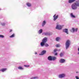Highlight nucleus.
I'll return each instance as SVG.
<instances>
[{
    "instance_id": "obj_1",
    "label": "nucleus",
    "mask_w": 79,
    "mask_h": 79,
    "mask_svg": "<svg viewBox=\"0 0 79 79\" xmlns=\"http://www.w3.org/2000/svg\"><path fill=\"white\" fill-rule=\"evenodd\" d=\"M47 38L45 37L42 40V42L40 44V45L41 47H43L44 45L45 46V47H48L49 45H48V44H45V43H46L47 42Z\"/></svg>"
},
{
    "instance_id": "obj_2",
    "label": "nucleus",
    "mask_w": 79,
    "mask_h": 79,
    "mask_svg": "<svg viewBox=\"0 0 79 79\" xmlns=\"http://www.w3.org/2000/svg\"><path fill=\"white\" fill-rule=\"evenodd\" d=\"M77 6H79V0L76 1V2L73 3L72 5V8L73 10H76Z\"/></svg>"
},
{
    "instance_id": "obj_3",
    "label": "nucleus",
    "mask_w": 79,
    "mask_h": 79,
    "mask_svg": "<svg viewBox=\"0 0 79 79\" xmlns=\"http://www.w3.org/2000/svg\"><path fill=\"white\" fill-rule=\"evenodd\" d=\"M70 45H71V41L69 40H67L65 44V48L66 50L69 48Z\"/></svg>"
},
{
    "instance_id": "obj_4",
    "label": "nucleus",
    "mask_w": 79,
    "mask_h": 79,
    "mask_svg": "<svg viewBox=\"0 0 79 79\" xmlns=\"http://www.w3.org/2000/svg\"><path fill=\"white\" fill-rule=\"evenodd\" d=\"M63 26L60 25V24H57L56 26V29H58V30H61L62 29Z\"/></svg>"
},
{
    "instance_id": "obj_5",
    "label": "nucleus",
    "mask_w": 79,
    "mask_h": 79,
    "mask_svg": "<svg viewBox=\"0 0 79 79\" xmlns=\"http://www.w3.org/2000/svg\"><path fill=\"white\" fill-rule=\"evenodd\" d=\"M65 75L64 74H62L59 75L58 77L59 78H63L65 77Z\"/></svg>"
},
{
    "instance_id": "obj_6",
    "label": "nucleus",
    "mask_w": 79,
    "mask_h": 79,
    "mask_svg": "<svg viewBox=\"0 0 79 79\" xmlns=\"http://www.w3.org/2000/svg\"><path fill=\"white\" fill-rule=\"evenodd\" d=\"M58 15H57L56 16V14L53 17L54 18L53 20V21H55L56 20V19H57V18H58Z\"/></svg>"
},
{
    "instance_id": "obj_7",
    "label": "nucleus",
    "mask_w": 79,
    "mask_h": 79,
    "mask_svg": "<svg viewBox=\"0 0 79 79\" xmlns=\"http://www.w3.org/2000/svg\"><path fill=\"white\" fill-rule=\"evenodd\" d=\"M65 61V60L63 59H61L59 60V62L60 63H64Z\"/></svg>"
},
{
    "instance_id": "obj_8",
    "label": "nucleus",
    "mask_w": 79,
    "mask_h": 79,
    "mask_svg": "<svg viewBox=\"0 0 79 79\" xmlns=\"http://www.w3.org/2000/svg\"><path fill=\"white\" fill-rule=\"evenodd\" d=\"M45 53H46V51L43 50L41 52V54H40V55H44Z\"/></svg>"
},
{
    "instance_id": "obj_9",
    "label": "nucleus",
    "mask_w": 79,
    "mask_h": 79,
    "mask_svg": "<svg viewBox=\"0 0 79 79\" xmlns=\"http://www.w3.org/2000/svg\"><path fill=\"white\" fill-rule=\"evenodd\" d=\"M63 32L66 33L67 34H68V31L67 29H65L63 30Z\"/></svg>"
},
{
    "instance_id": "obj_10",
    "label": "nucleus",
    "mask_w": 79,
    "mask_h": 79,
    "mask_svg": "<svg viewBox=\"0 0 79 79\" xmlns=\"http://www.w3.org/2000/svg\"><path fill=\"white\" fill-rule=\"evenodd\" d=\"M48 60L49 61H52V57L51 56H49L48 57Z\"/></svg>"
},
{
    "instance_id": "obj_11",
    "label": "nucleus",
    "mask_w": 79,
    "mask_h": 79,
    "mask_svg": "<svg viewBox=\"0 0 79 79\" xmlns=\"http://www.w3.org/2000/svg\"><path fill=\"white\" fill-rule=\"evenodd\" d=\"M70 16L71 18H76V16L74 15V14H73V13H71L70 14Z\"/></svg>"
},
{
    "instance_id": "obj_12",
    "label": "nucleus",
    "mask_w": 79,
    "mask_h": 79,
    "mask_svg": "<svg viewBox=\"0 0 79 79\" xmlns=\"http://www.w3.org/2000/svg\"><path fill=\"white\" fill-rule=\"evenodd\" d=\"M60 40H61V38L60 37H57L56 38V40L57 42H58Z\"/></svg>"
},
{
    "instance_id": "obj_13",
    "label": "nucleus",
    "mask_w": 79,
    "mask_h": 79,
    "mask_svg": "<svg viewBox=\"0 0 79 79\" xmlns=\"http://www.w3.org/2000/svg\"><path fill=\"white\" fill-rule=\"evenodd\" d=\"M6 69H0V71L2 72H5V71H6Z\"/></svg>"
},
{
    "instance_id": "obj_14",
    "label": "nucleus",
    "mask_w": 79,
    "mask_h": 79,
    "mask_svg": "<svg viewBox=\"0 0 79 79\" xmlns=\"http://www.w3.org/2000/svg\"><path fill=\"white\" fill-rule=\"evenodd\" d=\"M76 0H69V3H73V2H75Z\"/></svg>"
},
{
    "instance_id": "obj_15",
    "label": "nucleus",
    "mask_w": 79,
    "mask_h": 79,
    "mask_svg": "<svg viewBox=\"0 0 79 79\" xmlns=\"http://www.w3.org/2000/svg\"><path fill=\"white\" fill-rule=\"evenodd\" d=\"M75 29L74 28H72V30H70L71 32L73 33H74Z\"/></svg>"
},
{
    "instance_id": "obj_16",
    "label": "nucleus",
    "mask_w": 79,
    "mask_h": 79,
    "mask_svg": "<svg viewBox=\"0 0 79 79\" xmlns=\"http://www.w3.org/2000/svg\"><path fill=\"white\" fill-rule=\"evenodd\" d=\"M43 30L42 29H40L38 32V34H41L42 33V31Z\"/></svg>"
},
{
    "instance_id": "obj_17",
    "label": "nucleus",
    "mask_w": 79,
    "mask_h": 79,
    "mask_svg": "<svg viewBox=\"0 0 79 79\" xmlns=\"http://www.w3.org/2000/svg\"><path fill=\"white\" fill-rule=\"evenodd\" d=\"M43 35H49L48 32L44 33L43 34Z\"/></svg>"
},
{
    "instance_id": "obj_18",
    "label": "nucleus",
    "mask_w": 79,
    "mask_h": 79,
    "mask_svg": "<svg viewBox=\"0 0 79 79\" xmlns=\"http://www.w3.org/2000/svg\"><path fill=\"white\" fill-rule=\"evenodd\" d=\"M64 55V53L63 52H61L60 54V57H62Z\"/></svg>"
},
{
    "instance_id": "obj_19",
    "label": "nucleus",
    "mask_w": 79,
    "mask_h": 79,
    "mask_svg": "<svg viewBox=\"0 0 79 79\" xmlns=\"http://www.w3.org/2000/svg\"><path fill=\"white\" fill-rule=\"evenodd\" d=\"M18 69H20L21 70H23V69H24L23 68V67H22L21 66H19L18 67Z\"/></svg>"
},
{
    "instance_id": "obj_20",
    "label": "nucleus",
    "mask_w": 79,
    "mask_h": 79,
    "mask_svg": "<svg viewBox=\"0 0 79 79\" xmlns=\"http://www.w3.org/2000/svg\"><path fill=\"white\" fill-rule=\"evenodd\" d=\"M46 23V22L45 21H44L43 22V24L42 25V26H45Z\"/></svg>"
},
{
    "instance_id": "obj_21",
    "label": "nucleus",
    "mask_w": 79,
    "mask_h": 79,
    "mask_svg": "<svg viewBox=\"0 0 79 79\" xmlns=\"http://www.w3.org/2000/svg\"><path fill=\"white\" fill-rule=\"evenodd\" d=\"M52 59L53 61H55L56 59V58L55 57L52 56Z\"/></svg>"
},
{
    "instance_id": "obj_22",
    "label": "nucleus",
    "mask_w": 79,
    "mask_h": 79,
    "mask_svg": "<svg viewBox=\"0 0 79 79\" xmlns=\"http://www.w3.org/2000/svg\"><path fill=\"white\" fill-rule=\"evenodd\" d=\"M38 77H33L31 78L30 79H37Z\"/></svg>"
},
{
    "instance_id": "obj_23",
    "label": "nucleus",
    "mask_w": 79,
    "mask_h": 79,
    "mask_svg": "<svg viewBox=\"0 0 79 79\" xmlns=\"http://www.w3.org/2000/svg\"><path fill=\"white\" fill-rule=\"evenodd\" d=\"M27 5L28 6H31V4L30 3H28L27 4Z\"/></svg>"
},
{
    "instance_id": "obj_24",
    "label": "nucleus",
    "mask_w": 79,
    "mask_h": 79,
    "mask_svg": "<svg viewBox=\"0 0 79 79\" xmlns=\"http://www.w3.org/2000/svg\"><path fill=\"white\" fill-rule=\"evenodd\" d=\"M15 37V34H13L12 35L10 36V38H12Z\"/></svg>"
},
{
    "instance_id": "obj_25",
    "label": "nucleus",
    "mask_w": 79,
    "mask_h": 79,
    "mask_svg": "<svg viewBox=\"0 0 79 79\" xmlns=\"http://www.w3.org/2000/svg\"><path fill=\"white\" fill-rule=\"evenodd\" d=\"M60 45L59 44H57L56 45V47H60Z\"/></svg>"
},
{
    "instance_id": "obj_26",
    "label": "nucleus",
    "mask_w": 79,
    "mask_h": 79,
    "mask_svg": "<svg viewBox=\"0 0 79 79\" xmlns=\"http://www.w3.org/2000/svg\"><path fill=\"white\" fill-rule=\"evenodd\" d=\"M57 51H60V50H58L57 49H54V52H57Z\"/></svg>"
},
{
    "instance_id": "obj_27",
    "label": "nucleus",
    "mask_w": 79,
    "mask_h": 79,
    "mask_svg": "<svg viewBox=\"0 0 79 79\" xmlns=\"http://www.w3.org/2000/svg\"><path fill=\"white\" fill-rule=\"evenodd\" d=\"M0 38H4V36L0 35Z\"/></svg>"
},
{
    "instance_id": "obj_28",
    "label": "nucleus",
    "mask_w": 79,
    "mask_h": 79,
    "mask_svg": "<svg viewBox=\"0 0 79 79\" xmlns=\"http://www.w3.org/2000/svg\"><path fill=\"white\" fill-rule=\"evenodd\" d=\"M1 25H2V26H5V23H1Z\"/></svg>"
},
{
    "instance_id": "obj_29",
    "label": "nucleus",
    "mask_w": 79,
    "mask_h": 79,
    "mask_svg": "<svg viewBox=\"0 0 79 79\" xmlns=\"http://www.w3.org/2000/svg\"><path fill=\"white\" fill-rule=\"evenodd\" d=\"M78 30V28H76L75 29V32H77V30Z\"/></svg>"
},
{
    "instance_id": "obj_30",
    "label": "nucleus",
    "mask_w": 79,
    "mask_h": 79,
    "mask_svg": "<svg viewBox=\"0 0 79 79\" xmlns=\"http://www.w3.org/2000/svg\"><path fill=\"white\" fill-rule=\"evenodd\" d=\"M24 66H25V67H29V65H24Z\"/></svg>"
},
{
    "instance_id": "obj_31",
    "label": "nucleus",
    "mask_w": 79,
    "mask_h": 79,
    "mask_svg": "<svg viewBox=\"0 0 79 79\" xmlns=\"http://www.w3.org/2000/svg\"><path fill=\"white\" fill-rule=\"evenodd\" d=\"M75 78H76V79H79V77H78L76 76L75 77Z\"/></svg>"
},
{
    "instance_id": "obj_32",
    "label": "nucleus",
    "mask_w": 79,
    "mask_h": 79,
    "mask_svg": "<svg viewBox=\"0 0 79 79\" xmlns=\"http://www.w3.org/2000/svg\"><path fill=\"white\" fill-rule=\"evenodd\" d=\"M57 54H58V53H56L54 54V55H55L56 56V55H57Z\"/></svg>"
},
{
    "instance_id": "obj_33",
    "label": "nucleus",
    "mask_w": 79,
    "mask_h": 79,
    "mask_svg": "<svg viewBox=\"0 0 79 79\" xmlns=\"http://www.w3.org/2000/svg\"><path fill=\"white\" fill-rule=\"evenodd\" d=\"M12 30H10V32H12Z\"/></svg>"
},
{
    "instance_id": "obj_34",
    "label": "nucleus",
    "mask_w": 79,
    "mask_h": 79,
    "mask_svg": "<svg viewBox=\"0 0 79 79\" xmlns=\"http://www.w3.org/2000/svg\"><path fill=\"white\" fill-rule=\"evenodd\" d=\"M76 73H79V72H76Z\"/></svg>"
},
{
    "instance_id": "obj_35",
    "label": "nucleus",
    "mask_w": 79,
    "mask_h": 79,
    "mask_svg": "<svg viewBox=\"0 0 79 79\" xmlns=\"http://www.w3.org/2000/svg\"><path fill=\"white\" fill-rule=\"evenodd\" d=\"M78 51H79V47L78 48Z\"/></svg>"
},
{
    "instance_id": "obj_36",
    "label": "nucleus",
    "mask_w": 79,
    "mask_h": 79,
    "mask_svg": "<svg viewBox=\"0 0 79 79\" xmlns=\"http://www.w3.org/2000/svg\"><path fill=\"white\" fill-rule=\"evenodd\" d=\"M35 54H37V53L35 52Z\"/></svg>"
},
{
    "instance_id": "obj_37",
    "label": "nucleus",
    "mask_w": 79,
    "mask_h": 79,
    "mask_svg": "<svg viewBox=\"0 0 79 79\" xmlns=\"http://www.w3.org/2000/svg\"><path fill=\"white\" fill-rule=\"evenodd\" d=\"M78 55H79V51H78Z\"/></svg>"
},
{
    "instance_id": "obj_38",
    "label": "nucleus",
    "mask_w": 79,
    "mask_h": 79,
    "mask_svg": "<svg viewBox=\"0 0 79 79\" xmlns=\"http://www.w3.org/2000/svg\"><path fill=\"white\" fill-rule=\"evenodd\" d=\"M0 10H1V9H0Z\"/></svg>"
}]
</instances>
